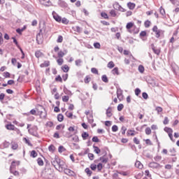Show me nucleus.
Instances as JSON below:
<instances>
[{
	"mask_svg": "<svg viewBox=\"0 0 179 179\" xmlns=\"http://www.w3.org/2000/svg\"><path fill=\"white\" fill-rule=\"evenodd\" d=\"M66 169V164H65V162L59 159V162L57 164V166L56 167V170H58L60 173H62L64 170Z\"/></svg>",
	"mask_w": 179,
	"mask_h": 179,
	"instance_id": "nucleus-1",
	"label": "nucleus"
},
{
	"mask_svg": "<svg viewBox=\"0 0 179 179\" xmlns=\"http://www.w3.org/2000/svg\"><path fill=\"white\" fill-rule=\"evenodd\" d=\"M164 131H165V132L168 133L169 137L170 138L171 141L172 142H175L174 139L173 138V129L169 128V127H165L164 129Z\"/></svg>",
	"mask_w": 179,
	"mask_h": 179,
	"instance_id": "nucleus-2",
	"label": "nucleus"
},
{
	"mask_svg": "<svg viewBox=\"0 0 179 179\" xmlns=\"http://www.w3.org/2000/svg\"><path fill=\"white\" fill-rule=\"evenodd\" d=\"M148 167H150V169H162V166L159 163L155 162L149 163Z\"/></svg>",
	"mask_w": 179,
	"mask_h": 179,
	"instance_id": "nucleus-3",
	"label": "nucleus"
},
{
	"mask_svg": "<svg viewBox=\"0 0 179 179\" xmlns=\"http://www.w3.org/2000/svg\"><path fill=\"white\" fill-rule=\"evenodd\" d=\"M29 134L30 135H32L33 136H36V138H38V133H37V131H36V128L32 127L31 129H28Z\"/></svg>",
	"mask_w": 179,
	"mask_h": 179,
	"instance_id": "nucleus-4",
	"label": "nucleus"
},
{
	"mask_svg": "<svg viewBox=\"0 0 179 179\" xmlns=\"http://www.w3.org/2000/svg\"><path fill=\"white\" fill-rule=\"evenodd\" d=\"M64 174L67 176H70L71 177H73L75 176V172L69 169H66V167L63 170Z\"/></svg>",
	"mask_w": 179,
	"mask_h": 179,
	"instance_id": "nucleus-5",
	"label": "nucleus"
},
{
	"mask_svg": "<svg viewBox=\"0 0 179 179\" xmlns=\"http://www.w3.org/2000/svg\"><path fill=\"white\" fill-rule=\"evenodd\" d=\"M52 15L56 22H58L59 23L61 22L62 17H61L58 13H57L55 11H52Z\"/></svg>",
	"mask_w": 179,
	"mask_h": 179,
	"instance_id": "nucleus-6",
	"label": "nucleus"
},
{
	"mask_svg": "<svg viewBox=\"0 0 179 179\" xmlns=\"http://www.w3.org/2000/svg\"><path fill=\"white\" fill-rule=\"evenodd\" d=\"M113 8L116 10H120V12H125V9L122 8L118 3H115L113 4Z\"/></svg>",
	"mask_w": 179,
	"mask_h": 179,
	"instance_id": "nucleus-7",
	"label": "nucleus"
},
{
	"mask_svg": "<svg viewBox=\"0 0 179 179\" xmlns=\"http://www.w3.org/2000/svg\"><path fill=\"white\" fill-rule=\"evenodd\" d=\"M123 91L122 90L121 88L117 87V97L119 100L122 99V97H124V96L122 95Z\"/></svg>",
	"mask_w": 179,
	"mask_h": 179,
	"instance_id": "nucleus-8",
	"label": "nucleus"
},
{
	"mask_svg": "<svg viewBox=\"0 0 179 179\" xmlns=\"http://www.w3.org/2000/svg\"><path fill=\"white\" fill-rule=\"evenodd\" d=\"M57 4L61 8H67L68 7V3H66V2H65V1H63V0H58Z\"/></svg>",
	"mask_w": 179,
	"mask_h": 179,
	"instance_id": "nucleus-9",
	"label": "nucleus"
},
{
	"mask_svg": "<svg viewBox=\"0 0 179 179\" xmlns=\"http://www.w3.org/2000/svg\"><path fill=\"white\" fill-rule=\"evenodd\" d=\"M36 41L38 44H43V35L41 33L37 34Z\"/></svg>",
	"mask_w": 179,
	"mask_h": 179,
	"instance_id": "nucleus-10",
	"label": "nucleus"
},
{
	"mask_svg": "<svg viewBox=\"0 0 179 179\" xmlns=\"http://www.w3.org/2000/svg\"><path fill=\"white\" fill-rule=\"evenodd\" d=\"M39 1L45 6H51V1H50V0H39Z\"/></svg>",
	"mask_w": 179,
	"mask_h": 179,
	"instance_id": "nucleus-11",
	"label": "nucleus"
},
{
	"mask_svg": "<svg viewBox=\"0 0 179 179\" xmlns=\"http://www.w3.org/2000/svg\"><path fill=\"white\" fill-rule=\"evenodd\" d=\"M20 162H15L13 161L11 163L10 167V170H16V166H19Z\"/></svg>",
	"mask_w": 179,
	"mask_h": 179,
	"instance_id": "nucleus-12",
	"label": "nucleus"
},
{
	"mask_svg": "<svg viewBox=\"0 0 179 179\" xmlns=\"http://www.w3.org/2000/svg\"><path fill=\"white\" fill-rule=\"evenodd\" d=\"M151 48L153 52H155L157 55H160V49H156L155 44H151Z\"/></svg>",
	"mask_w": 179,
	"mask_h": 179,
	"instance_id": "nucleus-13",
	"label": "nucleus"
},
{
	"mask_svg": "<svg viewBox=\"0 0 179 179\" xmlns=\"http://www.w3.org/2000/svg\"><path fill=\"white\" fill-rule=\"evenodd\" d=\"M10 143L8 141H4L1 145L0 148L1 149H6L9 148Z\"/></svg>",
	"mask_w": 179,
	"mask_h": 179,
	"instance_id": "nucleus-14",
	"label": "nucleus"
},
{
	"mask_svg": "<svg viewBox=\"0 0 179 179\" xmlns=\"http://www.w3.org/2000/svg\"><path fill=\"white\" fill-rule=\"evenodd\" d=\"M6 129H8V131H15V129L16 128V127H15V125L12 124H8L6 125Z\"/></svg>",
	"mask_w": 179,
	"mask_h": 179,
	"instance_id": "nucleus-15",
	"label": "nucleus"
},
{
	"mask_svg": "<svg viewBox=\"0 0 179 179\" xmlns=\"http://www.w3.org/2000/svg\"><path fill=\"white\" fill-rule=\"evenodd\" d=\"M66 54H68V50H64V52L62 50H60L57 53V55H58L59 58H62V57H64V55H66Z\"/></svg>",
	"mask_w": 179,
	"mask_h": 179,
	"instance_id": "nucleus-16",
	"label": "nucleus"
},
{
	"mask_svg": "<svg viewBox=\"0 0 179 179\" xmlns=\"http://www.w3.org/2000/svg\"><path fill=\"white\" fill-rule=\"evenodd\" d=\"M63 92L66 96H72V92L71 90H68L66 87H64Z\"/></svg>",
	"mask_w": 179,
	"mask_h": 179,
	"instance_id": "nucleus-17",
	"label": "nucleus"
},
{
	"mask_svg": "<svg viewBox=\"0 0 179 179\" xmlns=\"http://www.w3.org/2000/svg\"><path fill=\"white\" fill-rule=\"evenodd\" d=\"M18 148L19 145H17V143L15 141L11 142V149H13V150H16Z\"/></svg>",
	"mask_w": 179,
	"mask_h": 179,
	"instance_id": "nucleus-18",
	"label": "nucleus"
},
{
	"mask_svg": "<svg viewBox=\"0 0 179 179\" xmlns=\"http://www.w3.org/2000/svg\"><path fill=\"white\" fill-rule=\"evenodd\" d=\"M59 162V159L58 158H56L51 162V164H52V166H54L55 169H57Z\"/></svg>",
	"mask_w": 179,
	"mask_h": 179,
	"instance_id": "nucleus-19",
	"label": "nucleus"
},
{
	"mask_svg": "<svg viewBox=\"0 0 179 179\" xmlns=\"http://www.w3.org/2000/svg\"><path fill=\"white\" fill-rule=\"evenodd\" d=\"M41 68H47V66H50V61H45L43 63L41 64Z\"/></svg>",
	"mask_w": 179,
	"mask_h": 179,
	"instance_id": "nucleus-20",
	"label": "nucleus"
},
{
	"mask_svg": "<svg viewBox=\"0 0 179 179\" xmlns=\"http://www.w3.org/2000/svg\"><path fill=\"white\" fill-rule=\"evenodd\" d=\"M27 26L26 25H24V27L20 29V28H18L16 29V31L18 33V34H22V32L24 31V30H26L27 29Z\"/></svg>",
	"mask_w": 179,
	"mask_h": 179,
	"instance_id": "nucleus-21",
	"label": "nucleus"
},
{
	"mask_svg": "<svg viewBox=\"0 0 179 179\" xmlns=\"http://www.w3.org/2000/svg\"><path fill=\"white\" fill-rule=\"evenodd\" d=\"M135 3H131V2H129L127 3V7L129 8V9H130L131 10H133V9H135Z\"/></svg>",
	"mask_w": 179,
	"mask_h": 179,
	"instance_id": "nucleus-22",
	"label": "nucleus"
},
{
	"mask_svg": "<svg viewBox=\"0 0 179 179\" xmlns=\"http://www.w3.org/2000/svg\"><path fill=\"white\" fill-rule=\"evenodd\" d=\"M43 54L40 50H37L35 52V57L36 58H41L43 57Z\"/></svg>",
	"mask_w": 179,
	"mask_h": 179,
	"instance_id": "nucleus-23",
	"label": "nucleus"
},
{
	"mask_svg": "<svg viewBox=\"0 0 179 179\" xmlns=\"http://www.w3.org/2000/svg\"><path fill=\"white\" fill-rule=\"evenodd\" d=\"M135 166L137 167V169H143V164H142V163L139 161L136 162Z\"/></svg>",
	"mask_w": 179,
	"mask_h": 179,
	"instance_id": "nucleus-24",
	"label": "nucleus"
},
{
	"mask_svg": "<svg viewBox=\"0 0 179 179\" xmlns=\"http://www.w3.org/2000/svg\"><path fill=\"white\" fill-rule=\"evenodd\" d=\"M93 148H94V152L96 153V155H99V153L101 152V150H100V148H99V147L96 145H93Z\"/></svg>",
	"mask_w": 179,
	"mask_h": 179,
	"instance_id": "nucleus-25",
	"label": "nucleus"
},
{
	"mask_svg": "<svg viewBox=\"0 0 179 179\" xmlns=\"http://www.w3.org/2000/svg\"><path fill=\"white\" fill-rule=\"evenodd\" d=\"M83 62V61H82V59H76L75 61V64H76V66H82Z\"/></svg>",
	"mask_w": 179,
	"mask_h": 179,
	"instance_id": "nucleus-26",
	"label": "nucleus"
},
{
	"mask_svg": "<svg viewBox=\"0 0 179 179\" xmlns=\"http://www.w3.org/2000/svg\"><path fill=\"white\" fill-rule=\"evenodd\" d=\"M115 66V64H114V62L110 61L108 63V68H109V69H113Z\"/></svg>",
	"mask_w": 179,
	"mask_h": 179,
	"instance_id": "nucleus-27",
	"label": "nucleus"
},
{
	"mask_svg": "<svg viewBox=\"0 0 179 179\" xmlns=\"http://www.w3.org/2000/svg\"><path fill=\"white\" fill-rule=\"evenodd\" d=\"M62 69L65 73L69 72V66H68V65L65 64V65L62 66Z\"/></svg>",
	"mask_w": 179,
	"mask_h": 179,
	"instance_id": "nucleus-28",
	"label": "nucleus"
},
{
	"mask_svg": "<svg viewBox=\"0 0 179 179\" xmlns=\"http://www.w3.org/2000/svg\"><path fill=\"white\" fill-rule=\"evenodd\" d=\"M85 171L87 173V175L88 176V177H90L92 176V174H93V172L89 168H86Z\"/></svg>",
	"mask_w": 179,
	"mask_h": 179,
	"instance_id": "nucleus-29",
	"label": "nucleus"
},
{
	"mask_svg": "<svg viewBox=\"0 0 179 179\" xmlns=\"http://www.w3.org/2000/svg\"><path fill=\"white\" fill-rule=\"evenodd\" d=\"M106 115L107 117H112L113 116V113H111V108L109 107L107 110H106Z\"/></svg>",
	"mask_w": 179,
	"mask_h": 179,
	"instance_id": "nucleus-30",
	"label": "nucleus"
},
{
	"mask_svg": "<svg viewBox=\"0 0 179 179\" xmlns=\"http://www.w3.org/2000/svg\"><path fill=\"white\" fill-rule=\"evenodd\" d=\"M112 73H113V75H120V73L118 72V67H115L112 70Z\"/></svg>",
	"mask_w": 179,
	"mask_h": 179,
	"instance_id": "nucleus-31",
	"label": "nucleus"
},
{
	"mask_svg": "<svg viewBox=\"0 0 179 179\" xmlns=\"http://www.w3.org/2000/svg\"><path fill=\"white\" fill-rule=\"evenodd\" d=\"M57 121H59V122H62V121H64V115L62 114H59L57 115Z\"/></svg>",
	"mask_w": 179,
	"mask_h": 179,
	"instance_id": "nucleus-32",
	"label": "nucleus"
},
{
	"mask_svg": "<svg viewBox=\"0 0 179 179\" xmlns=\"http://www.w3.org/2000/svg\"><path fill=\"white\" fill-rule=\"evenodd\" d=\"M101 80H103L104 83H108V78H107V76L106 75L102 76Z\"/></svg>",
	"mask_w": 179,
	"mask_h": 179,
	"instance_id": "nucleus-33",
	"label": "nucleus"
},
{
	"mask_svg": "<svg viewBox=\"0 0 179 179\" xmlns=\"http://www.w3.org/2000/svg\"><path fill=\"white\" fill-rule=\"evenodd\" d=\"M138 69L140 73H143V72H145V67L143 65H139Z\"/></svg>",
	"mask_w": 179,
	"mask_h": 179,
	"instance_id": "nucleus-34",
	"label": "nucleus"
},
{
	"mask_svg": "<svg viewBox=\"0 0 179 179\" xmlns=\"http://www.w3.org/2000/svg\"><path fill=\"white\" fill-rule=\"evenodd\" d=\"M82 138L83 139V141H86L87 138H89V134H87V132L85 131L82 134Z\"/></svg>",
	"mask_w": 179,
	"mask_h": 179,
	"instance_id": "nucleus-35",
	"label": "nucleus"
},
{
	"mask_svg": "<svg viewBox=\"0 0 179 179\" xmlns=\"http://www.w3.org/2000/svg\"><path fill=\"white\" fill-rule=\"evenodd\" d=\"M159 13H160L162 16H166V10H164V8H163V7H160V8H159Z\"/></svg>",
	"mask_w": 179,
	"mask_h": 179,
	"instance_id": "nucleus-36",
	"label": "nucleus"
},
{
	"mask_svg": "<svg viewBox=\"0 0 179 179\" xmlns=\"http://www.w3.org/2000/svg\"><path fill=\"white\" fill-rule=\"evenodd\" d=\"M169 155L170 156H176V149L175 148H171L169 150Z\"/></svg>",
	"mask_w": 179,
	"mask_h": 179,
	"instance_id": "nucleus-37",
	"label": "nucleus"
},
{
	"mask_svg": "<svg viewBox=\"0 0 179 179\" xmlns=\"http://www.w3.org/2000/svg\"><path fill=\"white\" fill-rule=\"evenodd\" d=\"M37 163H38V166H44V162L43 161V159L41 158L37 159Z\"/></svg>",
	"mask_w": 179,
	"mask_h": 179,
	"instance_id": "nucleus-38",
	"label": "nucleus"
},
{
	"mask_svg": "<svg viewBox=\"0 0 179 179\" xmlns=\"http://www.w3.org/2000/svg\"><path fill=\"white\" fill-rule=\"evenodd\" d=\"M62 101H64V103H66V102L69 101V96H68V95L63 96H62Z\"/></svg>",
	"mask_w": 179,
	"mask_h": 179,
	"instance_id": "nucleus-39",
	"label": "nucleus"
},
{
	"mask_svg": "<svg viewBox=\"0 0 179 179\" xmlns=\"http://www.w3.org/2000/svg\"><path fill=\"white\" fill-rule=\"evenodd\" d=\"M65 115L67 116L68 118H71L72 119V117H73V113H72L71 112H69V111H66L65 113Z\"/></svg>",
	"mask_w": 179,
	"mask_h": 179,
	"instance_id": "nucleus-40",
	"label": "nucleus"
},
{
	"mask_svg": "<svg viewBox=\"0 0 179 179\" xmlns=\"http://www.w3.org/2000/svg\"><path fill=\"white\" fill-rule=\"evenodd\" d=\"M135 130H128L127 135H130V136H135Z\"/></svg>",
	"mask_w": 179,
	"mask_h": 179,
	"instance_id": "nucleus-41",
	"label": "nucleus"
},
{
	"mask_svg": "<svg viewBox=\"0 0 179 179\" xmlns=\"http://www.w3.org/2000/svg\"><path fill=\"white\" fill-rule=\"evenodd\" d=\"M99 160H101V162L102 163H107V162H108V158H106V157H101L99 158Z\"/></svg>",
	"mask_w": 179,
	"mask_h": 179,
	"instance_id": "nucleus-42",
	"label": "nucleus"
},
{
	"mask_svg": "<svg viewBox=\"0 0 179 179\" xmlns=\"http://www.w3.org/2000/svg\"><path fill=\"white\" fill-rule=\"evenodd\" d=\"M10 172L11 174H13V176H19V171H15V169H10Z\"/></svg>",
	"mask_w": 179,
	"mask_h": 179,
	"instance_id": "nucleus-43",
	"label": "nucleus"
},
{
	"mask_svg": "<svg viewBox=\"0 0 179 179\" xmlns=\"http://www.w3.org/2000/svg\"><path fill=\"white\" fill-rule=\"evenodd\" d=\"M66 149L64 148V146L60 145L58 148L59 153H62V152H65Z\"/></svg>",
	"mask_w": 179,
	"mask_h": 179,
	"instance_id": "nucleus-44",
	"label": "nucleus"
},
{
	"mask_svg": "<svg viewBox=\"0 0 179 179\" xmlns=\"http://www.w3.org/2000/svg\"><path fill=\"white\" fill-rule=\"evenodd\" d=\"M74 31H76L77 33H80L82 31V28L79 26H76L74 27Z\"/></svg>",
	"mask_w": 179,
	"mask_h": 179,
	"instance_id": "nucleus-45",
	"label": "nucleus"
},
{
	"mask_svg": "<svg viewBox=\"0 0 179 179\" xmlns=\"http://www.w3.org/2000/svg\"><path fill=\"white\" fill-rule=\"evenodd\" d=\"M134 27V23L132 22H129L127 24L126 28L129 30V29H132V27Z\"/></svg>",
	"mask_w": 179,
	"mask_h": 179,
	"instance_id": "nucleus-46",
	"label": "nucleus"
},
{
	"mask_svg": "<svg viewBox=\"0 0 179 179\" xmlns=\"http://www.w3.org/2000/svg\"><path fill=\"white\" fill-rule=\"evenodd\" d=\"M23 141L27 143L28 146H31V143H30V140L27 139V138H24Z\"/></svg>",
	"mask_w": 179,
	"mask_h": 179,
	"instance_id": "nucleus-47",
	"label": "nucleus"
},
{
	"mask_svg": "<svg viewBox=\"0 0 179 179\" xmlns=\"http://www.w3.org/2000/svg\"><path fill=\"white\" fill-rule=\"evenodd\" d=\"M145 134L146 135H150L152 134V129H150V127H147L145 129Z\"/></svg>",
	"mask_w": 179,
	"mask_h": 179,
	"instance_id": "nucleus-48",
	"label": "nucleus"
},
{
	"mask_svg": "<svg viewBox=\"0 0 179 179\" xmlns=\"http://www.w3.org/2000/svg\"><path fill=\"white\" fill-rule=\"evenodd\" d=\"M91 72L95 75H99V71L96 68L91 69Z\"/></svg>",
	"mask_w": 179,
	"mask_h": 179,
	"instance_id": "nucleus-49",
	"label": "nucleus"
},
{
	"mask_svg": "<svg viewBox=\"0 0 179 179\" xmlns=\"http://www.w3.org/2000/svg\"><path fill=\"white\" fill-rule=\"evenodd\" d=\"M144 25H145V27H146V29H148V27H150V21L149 20L145 21Z\"/></svg>",
	"mask_w": 179,
	"mask_h": 179,
	"instance_id": "nucleus-50",
	"label": "nucleus"
},
{
	"mask_svg": "<svg viewBox=\"0 0 179 179\" xmlns=\"http://www.w3.org/2000/svg\"><path fill=\"white\" fill-rule=\"evenodd\" d=\"M48 150L49 152H54V150H55V146H54V145H50L48 147Z\"/></svg>",
	"mask_w": 179,
	"mask_h": 179,
	"instance_id": "nucleus-51",
	"label": "nucleus"
},
{
	"mask_svg": "<svg viewBox=\"0 0 179 179\" xmlns=\"http://www.w3.org/2000/svg\"><path fill=\"white\" fill-rule=\"evenodd\" d=\"M58 65L61 66L64 64V59L59 58L57 60Z\"/></svg>",
	"mask_w": 179,
	"mask_h": 179,
	"instance_id": "nucleus-52",
	"label": "nucleus"
},
{
	"mask_svg": "<svg viewBox=\"0 0 179 179\" xmlns=\"http://www.w3.org/2000/svg\"><path fill=\"white\" fill-rule=\"evenodd\" d=\"M88 122L90 124H93L94 122V120L93 119V115H90V117H88Z\"/></svg>",
	"mask_w": 179,
	"mask_h": 179,
	"instance_id": "nucleus-53",
	"label": "nucleus"
},
{
	"mask_svg": "<svg viewBox=\"0 0 179 179\" xmlns=\"http://www.w3.org/2000/svg\"><path fill=\"white\" fill-rule=\"evenodd\" d=\"M96 169L98 171H101V169H103V164L101 163L98 164V165L96 166Z\"/></svg>",
	"mask_w": 179,
	"mask_h": 179,
	"instance_id": "nucleus-54",
	"label": "nucleus"
},
{
	"mask_svg": "<svg viewBox=\"0 0 179 179\" xmlns=\"http://www.w3.org/2000/svg\"><path fill=\"white\" fill-rule=\"evenodd\" d=\"M122 108H124V104L120 103L117 106V111H122Z\"/></svg>",
	"mask_w": 179,
	"mask_h": 179,
	"instance_id": "nucleus-55",
	"label": "nucleus"
},
{
	"mask_svg": "<svg viewBox=\"0 0 179 179\" xmlns=\"http://www.w3.org/2000/svg\"><path fill=\"white\" fill-rule=\"evenodd\" d=\"M31 157H37V152H36V150H32L31 152Z\"/></svg>",
	"mask_w": 179,
	"mask_h": 179,
	"instance_id": "nucleus-56",
	"label": "nucleus"
},
{
	"mask_svg": "<svg viewBox=\"0 0 179 179\" xmlns=\"http://www.w3.org/2000/svg\"><path fill=\"white\" fill-rule=\"evenodd\" d=\"M92 142H96V143L100 142V139H99V137L96 136L92 138Z\"/></svg>",
	"mask_w": 179,
	"mask_h": 179,
	"instance_id": "nucleus-57",
	"label": "nucleus"
},
{
	"mask_svg": "<svg viewBox=\"0 0 179 179\" xmlns=\"http://www.w3.org/2000/svg\"><path fill=\"white\" fill-rule=\"evenodd\" d=\"M155 37H157V38H159V37H160V33H162V30L159 29L158 31H155Z\"/></svg>",
	"mask_w": 179,
	"mask_h": 179,
	"instance_id": "nucleus-58",
	"label": "nucleus"
},
{
	"mask_svg": "<svg viewBox=\"0 0 179 179\" xmlns=\"http://www.w3.org/2000/svg\"><path fill=\"white\" fill-rule=\"evenodd\" d=\"M90 169L94 171V170H96V169H97V165H96L95 164H92L90 165Z\"/></svg>",
	"mask_w": 179,
	"mask_h": 179,
	"instance_id": "nucleus-59",
	"label": "nucleus"
},
{
	"mask_svg": "<svg viewBox=\"0 0 179 179\" xmlns=\"http://www.w3.org/2000/svg\"><path fill=\"white\" fill-rule=\"evenodd\" d=\"M94 48H98L100 49V48L101 47V45H100V43H94Z\"/></svg>",
	"mask_w": 179,
	"mask_h": 179,
	"instance_id": "nucleus-60",
	"label": "nucleus"
},
{
	"mask_svg": "<svg viewBox=\"0 0 179 179\" xmlns=\"http://www.w3.org/2000/svg\"><path fill=\"white\" fill-rule=\"evenodd\" d=\"M112 131H113V132H117V131H118V126L113 125L112 127Z\"/></svg>",
	"mask_w": 179,
	"mask_h": 179,
	"instance_id": "nucleus-61",
	"label": "nucleus"
},
{
	"mask_svg": "<svg viewBox=\"0 0 179 179\" xmlns=\"http://www.w3.org/2000/svg\"><path fill=\"white\" fill-rule=\"evenodd\" d=\"M63 40L64 38L62 37V36H59L57 40V43H62Z\"/></svg>",
	"mask_w": 179,
	"mask_h": 179,
	"instance_id": "nucleus-62",
	"label": "nucleus"
},
{
	"mask_svg": "<svg viewBox=\"0 0 179 179\" xmlns=\"http://www.w3.org/2000/svg\"><path fill=\"white\" fill-rule=\"evenodd\" d=\"M154 159L155 160V162H160L162 160V156H156L154 157Z\"/></svg>",
	"mask_w": 179,
	"mask_h": 179,
	"instance_id": "nucleus-63",
	"label": "nucleus"
},
{
	"mask_svg": "<svg viewBox=\"0 0 179 179\" xmlns=\"http://www.w3.org/2000/svg\"><path fill=\"white\" fill-rule=\"evenodd\" d=\"M135 94L136 96H139V94H141V89L136 88L135 90Z\"/></svg>",
	"mask_w": 179,
	"mask_h": 179,
	"instance_id": "nucleus-64",
	"label": "nucleus"
}]
</instances>
